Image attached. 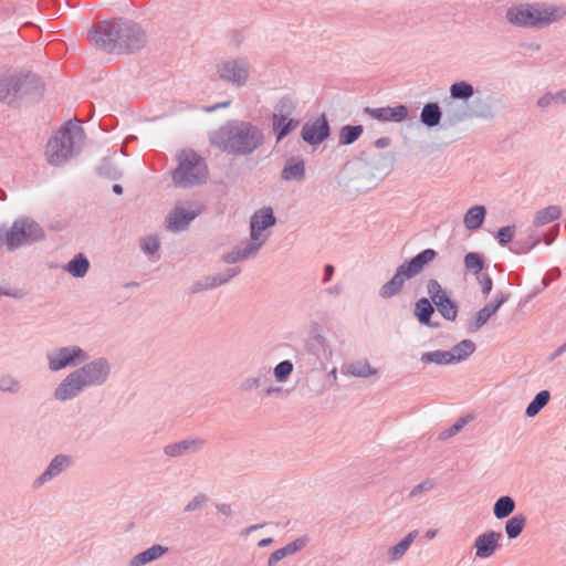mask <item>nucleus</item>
I'll return each instance as SVG.
<instances>
[{"label":"nucleus","mask_w":566,"mask_h":566,"mask_svg":"<svg viewBox=\"0 0 566 566\" xmlns=\"http://www.w3.org/2000/svg\"><path fill=\"white\" fill-rule=\"evenodd\" d=\"M95 48L108 54L133 53L145 46L147 35L144 29L128 19L101 21L88 31Z\"/></svg>","instance_id":"nucleus-1"},{"label":"nucleus","mask_w":566,"mask_h":566,"mask_svg":"<svg viewBox=\"0 0 566 566\" xmlns=\"http://www.w3.org/2000/svg\"><path fill=\"white\" fill-rule=\"evenodd\" d=\"M264 133L249 120L231 119L210 136L220 150L233 156H249L264 144Z\"/></svg>","instance_id":"nucleus-2"},{"label":"nucleus","mask_w":566,"mask_h":566,"mask_svg":"<svg viewBox=\"0 0 566 566\" xmlns=\"http://www.w3.org/2000/svg\"><path fill=\"white\" fill-rule=\"evenodd\" d=\"M111 373L112 365L107 358L87 359L61 380L53 391L54 399L61 402L73 400L88 388L105 385Z\"/></svg>","instance_id":"nucleus-3"},{"label":"nucleus","mask_w":566,"mask_h":566,"mask_svg":"<svg viewBox=\"0 0 566 566\" xmlns=\"http://www.w3.org/2000/svg\"><path fill=\"white\" fill-rule=\"evenodd\" d=\"M84 140L83 128L67 122L48 142L45 155L50 165L62 166L81 150Z\"/></svg>","instance_id":"nucleus-4"},{"label":"nucleus","mask_w":566,"mask_h":566,"mask_svg":"<svg viewBox=\"0 0 566 566\" xmlns=\"http://www.w3.org/2000/svg\"><path fill=\"white\" fill-rule=\"evenodd\" d=\"M566 15L564 7L545 3L517 4L506 10V20L520 28H544Z\"/></svg>","instance_id":"nucleus-5"},{"label":"nucleus","mask_w":566,"mask_h":566,"mask_svg":"<svg viewBox=\"0 0 566 566\" xmlns=\"http://www.w3.org/2000/svg\"><path fill=\"white\" fill-rule=\"evenodd\" d=\"M178 166L172 172L175 186L188 188L206 181L208 168L206 161L193 150H182L178 154Z\"/></svg>","instance_id":"nucleus-6"},{"label":"nucleus","mask_w":566,"mask_h":566,"mask_svg":"<svg viewBox=\"0 0 566 566\" xmlns=\"http://www.w3.org/2000/svg\"><path fill=\"white\" fill-rule=\"evenodd\" d=\"M44 238L42 227L31 218L17 219L6 233V244L9 251L31 244Z\"/></svg>","instance_id":"nucleus-7"},{"label":"nucleus","mask_w":566,"mask_h":566,"mask_svg":"<svg viewBox=\"0 0 566 566\" xmlns=\"http://www.w3.org/2000/svg\"><path fill=\"white\" fill-rule=\"evenodd\" d=\"M218 77L235 87L244 86L250 78L251 62L247 56L227 57L217 62Z\"/></svg>","instance_id":"nucleus-8"},{"label":"nucleus","mask_w":566,"mask_h":566,"mask_svg":"<svg viewBox=\"0 0 566 566\" xmlns=\"http://www.w3.org/2000/svg\"><path fill=\"white\" fill-rule=\"evenodd\" d=\"M48 368L52 373L77 366L88 359V354L77 345L55 347L45 354Z\"/></svg>","instance_id":"nucleus-9"},{"label":"nucleus","mask_w":566,"mask_h":566,"mask_svg":"<svg viewBox=\"0 0 566 566\" xmlns=\"http://www.w3.org/2000/svg\"><path fill=\"white\" fill-rule=\"evenodd\" d=\"M17 85V104L22 101L35 99L43 91V82L39 75L31 72H13Z\"/></svg>","instance_id":"nucleus-10"},{"label":"nucleus","mask_w":566,"mask_h":566,"mask_svg":"<svg viewBox=\"0 0 566 566\" xmlns=\"http://www.w3.org/2000/svg\"><path fill=\"white\" fill-rule=\"evenodd\" d=\"M73 464V459L67 454H56L46 465L45 470L32 482L34 490L41 489L44 484L51 482Z\"/></svg>","instance_id":"nucleus-11"},{"label":"nucleus","mask_w":566,"mask_h":566,"mask_svg":"<svg viewBox=\"0 0 566 566\" xmlns=\"http://www.w3.org/2000/svg\"><path fill=\"white\" fill-rule=\"evenodd\" d=\"M331 134L329 124L325 114H322L312 123L302 127L301 136L308 145H318L328 138Z\"/></svg>","instance_id":"nucleus-12"},{"label":"nucleus","mask_w":566,"mask_h":566,"mask_svg":"<svg viewBox=\"0 0 566 566\" xmlns=\"http://www.w3.org/2000/svg\"><path fill=\"white\" fill-rule=\"evenodd\" d=\"M206 446L202 438H189L168 443L164 447V454L168 458H181L188 454H197L201 452Z\"/></svg>","instance_id":"nucleus-13"},{"label":"nucleus","mask_w":566,"mask_h":566,"mask_svg":"<svg viewBox=\"0 0 566 566\" xmlns=\"http://www.w3.org/2000/svg\"><path fill=\"white\" fill-rule=\"evenodd\" d=\"M276 218L271 207H263L255 211L250 219V237L251 239H263L262 231L274 226Z\"/></svg>","instance_id":"nucleus-14"},{"label":"nucleus","mask_w":566,"mask_h":566,"mask_svg":"<svg viewBox=\"0 0 566 566\" xmlns=\"http://www.w3.org/2000/svg\"><path fill=\"white\" fill-rule=\"evenodd\" d=\"M371 118L379 122H395L401 123L408 117V108L405 105H398L395 107H366L364 111Z\"/></svg>","instance_id":"nucleus-15"},{"label":"nucleus","mask_w":566,"mask_h":566,"mask_svg":"<svg viewBox=\"0 0 566 566\" xmlns=\"http://www.w3.org/2000/svg\"><path fill=\"white\" fill-rule=\"evenodd\" d=\"M438 255V252L434 249L428 248L416 254L408 261L401 263V268L407 272V274L412 279L417 276L426 265L432 262Z\"/></svg>","instance_id":"nucleus-16"},{"label":"nucleus","mask_w":566,"mask_h":566,"mask_svg":"<svg viewBox=\"0 0 566 566\" xmlns=\"http://www.w3.org/2000/svg\"><path fill=\"white\" fill-rule=\"evenodd\" d=\"M501 538L502 534L495 531H489L479 535L474 542L475 556L480 558L490 557L495 552Z\"/></svg>","instance_id":"nucleus-17"},{"label":"nucleus","mask_w":566,"mask_h":566,"mask_svg":"<svg viewBox=\"0 0 566 566\" xmlns=\"http://www.w3.org/2000/svg\"><path fill=\"white\" fill-rule=\"evenodd\" d=\"M310 543V537L307 535H303L297 537L296 539L287 543L285 546L274 551L268 558V566H273L274 564L281 562L285 557L295 555L301 552L303 548L307 546Z\"/></svg>","instance_id":"nucleus-18"},{"label":"nucleus","mask_w":566,"mask_h":566,"mask_svg":"<svg viewBox=\"0 0 566 566\" xmlns=\"http://www.w3.org/2000/svg\"><path fill=\"white\" fill-rule=\"evenodd\" d=\"M198 214L197 210L176 207L167 217V228L171 231H182Z\"/></svg>","instance_id":"nucleus-19"},{"label":"nucleus","mask_w":566,"mask_h":566,"mask_svg":"<svg viewBox=\"0 0 566 566\" xmlns=\"http://www.w3.org/2000/svg\"><path fill=\"white\" fill-rule=\"evenodd\" d=\"M410 279L407 272L399 265L392 277L379 289V296L385 300L396 296L403 289L406 280Z\"/></svg>","instance_id":"nucleus-20"},{"label":"nucleus","mask_w":566,"mask_h":566,"mask_svg":"<svg viewBox=\"0 0 566 566\" xmlns=\"http://www.w3.org/2000/svg\"><path fill=\"white\" fill-rule=\"evenodd\" d=\"M0 102L8 105L17 104V85L13 72L0 74Z\"/></svg>","instance_id":"nucleus-21"},{"label":"nucleus","mask_w":566,"mask_h":566,"mask_svg":"<svg viewBox=\"0 0 566 566\" xmlns=\"http://www.w3.org/2000/svg\"><path fill=\"white\" fill-rule=\"evenodd\" d=\"M281 178L285 181L302 182L305 179V163L303 159L291 158L281 171Z\"/></svg>","instance_id":"nucleus-22"},{"label":"nucleus","mask_w":566,"mask_h":566,"mask_svg":"<svg viewBox=\"0 0 566 566\" xmlns=\"http://www.w3.org/2000/svg\"><path fill=\"white\" fill-rule=\"evenodd\" d=\"M271 125L276 143H280L300 126V120L296 118L271 117Z\"/></svg>","instance_id":"nucleus-23"},{"label":"nucleus","mask_w":566,"mask_h":566,"mask_svg":"<svg viewBox=\"0 0 566 566\" xmlns=\"http://www.w3.org/2000/svg\"><path fill=\"white\" fill-rule=\"evenodd\" d=\"M297 108V101L290 94H285L279 98L274 105V111L271 117L279 118H293Z\"/></svg>","instance_id":"nucleus-24"},{"label":"nucleus","mask_w":566,"mask_h":566,"mask_svg":"<svg viewBox=\"0 0 566 566\" xmlns=\"http://www.w3.org/2000/svg\"><path fill=\"white\" fill-rule=\"evenodd\" d=\"M168 551L167 547L156 544L145 549L142 553L136 554L130 560L128 566H144L151 563L163 556Z\"/></svg>","instance_id":"nucleus-25"},{"label":"nucleus","mask_w":566,"mask_h":566,"mask_svg":"<svg viewBox=\"0 0 566 566\" xmlns=\"http://www.w3.org/2000/svg\"><path fill=\"white\" fill-rule=\"evenodd\" d=\"M475 350V344L471 339H463L455 344L450 350H448L451 357V363L458 364L469 358Z\"/></svg>","instance_id":"nucleus-26"},{"label":"nucleus","mask_w":566,"mask_h":566,"mask_svg":"<svg viewBox=\"0 0 566 566\" xmlns=\"http://www.w3.org/2000/svg\"><path fill=\"white\" fill-rule=\"evenodd\" d=\"M434 313V307L432 306L431 302L426 298L421 297L418 300L415 304V316L418 318L419 323L422 325H427L430 327H437L438 324L431 323V316Z\"/></svg>","instance_id":"nucleus-27"},{"label":"nucleus","mask_w":566,"mask_h":566,"mask_svg":"<svg viewBox=\"0 0 566 566\" xmlns=\"http://www.w3.org/2000/svg\"><path fill=\"white\" fill-rule=\"evenodd\" d=\"M486 209L484 206H473L464 214L463 223L468 230H478L484 222Z\"/></svg>","instance_id":"nucleus-28"},{"label":"nucleus","mask_w":566,"mask_h":566,"mask_svg":"<svg viewBox=\"0 0 566 566\" xmlns=\"http://www.w3.org/2000/svg\"><path fill=\"white\" fill-rule=\"evenodd\" d=\"M442 112L438 103H427L421 109L420 120L427 127H436L439 125Z\"/></svg>","instance_id":"nucleus-29"},{"label":"nucleus","mask_w":566,"mask_h":566,"mask_svg":"<svg viewBox=\"0 0 566 566\" xmlns=\"http://www.w3.org/2000/svg\"><path fill=\"white\" fill-rule=\"evenodd\" d=\"M364 133L363 125H344L339 129L338 145L348 146L360 138Z\"/></svg>","instance_id":"nucleus-30"},{"label":"nucleus","mask_w":566,"mask_h":566,"mask_svg":"<svg viewBox=\"0 0 566 566\" xmlns=\"http://www.w3.org/2000/svg\"><path fill=\"white\" fill-rule=\"evenodd\" d=\"M515 501L510 495L500 496L493 505V514L497 520L509 517L515 510Z\"/></svg>","instance_id":"nucleus-31"},{"label":"nucleus","mask_w":566,"mask_h":566,"mask_svg":"<svg viewBox=\"0 0 566 566\" xmlns=\"http://www.w3.org/2000/svg\"><path fill=\"white\" fill-rule=\"evenodd\" d=\"M344 373L360 378H367L377 374V369L371 367L367 360H358L346 365Z\"/></svg>","instance_id":"nucleus-32"},{"label":"nucleus","mask_w":566,"mask_h":566,"mask_svg":"<svg viewBox=\"0 0 566 566\" xmlns=\"http://www.w3.org/2000/svg\"><path fill=\"white\" fill-rule=\"evenodd\" d=\"M560 216L562 209L558 206H548L535 213L533 224L534 227H543L557 220Z\"/></svg>","instance_id":"nucleus-33"},{"label":"nucleus","mask_w":566,"mask_h":566,"mask_svg":"<svg viewBox=\"0 0 566 566\" xmlns=\"http://www.w3.org/2000/svg\"><path fill=\"white\" fill-rule=\"evenodd\" d=\"M541 242V237L535 232H531L526 239L515 240L510 245V251L515 254H526Z\"/></svg>","instance_id":"nucleus-34"},{"label":"nucleus","mask_w":566,"mask_h":566,"mask_svg":"<svg viewBox=\"0 0 566 566\" xmlns=\"http://www.w3.org/2000/svg\"><path fill=\"white\" fill-rule=\"evenodd\" d=\"M88 269L90 262L87 258L82 253L75 255L65 266V270L76 279L85 276Z\"/></svg>","instance_id":"nucleus-35"},{"label":"nucleus","mask_w":566,"mask_h":566,"mask_svg":"<svg viewBox=\"0 0 566 566\" xmlns=\"http://www.w3.org/2000/svg\"><path fill=\"white\" fill-rule=\"evenodd\" d=\"M418 536L417 531L408 533L399 543L389 548L388 554L391 562L400 559L406 552L409 549L416 537Z\"/></svg>","instance_id":"nucleus-36"},{"label":"nucleus","mask_w":566,"mask_h":566,"mask_svg":"<svg viewBox=\"0 0 566 566\" xmlns=\"http://www.w3.org/2000/svg\"><path fill=\"white\" fill-rule=\"evenodd\" d=\"M451 357L448 353V350H432V352H424L420 356V361L423 365H452Z\"/></svg>","instance_id":"nucleus-37"},{"label":"nucleus","mask_w":566,"mask_h":566,"mask_svg":"<svg viewBox=\"0 0 566 566\" xmlns=\"http://www.w3.org/2000/svg\"><path fill=\"white\" fill-rule=\"evenodd\" d=\"M269 374L268 369H261L256 376L247 377L240 385L241 390L250 392L264 386L270 380Z\"/></svg>","instance_id":"nucleus-38"},{"label":"nucleus","mask_w":566,"mask_h":566,"mask_svg":"<svg viewBox=\"0 0 566 566\" xmlns=\"http://www.w3.org/2000/svg\"><path fill=\"white\" fill-rule=\"evenodd\" d=\"M474 95V87L467 81L454 82L450 86V96L453 99L468 101Z\"/></svg>","instance_id":"nucleus-39"},{"label":"nucleus","mask_w":566,"mask_h":566,"mask_svg":"<svg viewBox=\"0 0 566 566\" xmlns=\"http://www.w3.org/2000/svg\"><path fill=\"white\" fill-rule=\"evenodd\" d=\"M551 394L548 390L539 391L534 399L527 405L525 413L527 417H535L549 401Z\"/></svg>","instance_id":"nucleus-40"},{"label":"nucleus","mask_w":566,"mask_h":566,"mask_svg":"<svg viewBox=\"0 0 566 566\" xmlns=\"http://www.w3.org/2000/svg\"><path fill=\"white\" fill-rule=\"evenodd\" d=\"M526 525V518L522 514L512 516L505 523V533L510 539H514L521 535Z\"/></svg>","instance_id":"nucleus-41"},{"label":"nucleus","mask_w":566,"mask_h":566,"mask_svg":"<svg viewBox=\"0 0 566 566\" xmlns=\"http://www.w3.org/2000/svg\"><path fill=\"white\" fill-rule=\"evenodd\" d=\"M427 293L436 306L450 298L446 290L442 289L441 284L436 279L428 280Z\"/></svg>","instance_id":"nucleus-42"},{"label":"nucleus","mask_w":566,"mask_h":566,"mask_svg":"<svg viewBox=\"0 0 566 566\" xmlns=\"http://www.w3.org/2000/svg\"><path fill=\"white\" fill-rule=\"evenodd\" d=\"M265 241H266V237H264L263 239H259V238L251 239L250 238V240H245V241L241 242L240 244H238V248L240 249L241 254L244 258V260H247V259H251V258L255 256L256 253L259 252V250L265 243Z\"/></svg>","instance_id":"nucleus-43"},{"label":"nucleus","mask_w":566,"mask_h":566,"mask_svg":"<svg viewBox=\"0 0 566 566\" xmlns=\"http://www.w3.org/2000/svg\"><path fill=\"white\" fill-rule=\"evenodd\" d=\"M484 259L478 252H469L464 255L465 270L474 275L481 274L484 269Z\"/></svg>","instance_id":"nucleus-44"},{"label":"nucleus","mask_w":566,"mask_h":566,"mask_svg":"<svg viewBox=\"0 0 566 566\" xmlns=\"http://www.w3.org/2000/svg\"><path fill=\"white\" fill-rule=\"evenodd\" d=\"M22 388L21 381L10 374L0 375V391L15 395Z\"/></svg>","instance_id":"nucleus-45"},{"label":"nucleus","mask_w":566,"mask_h":566,"mask_svg":"<svg viewBox=\"0 0 566 566\" xmlns=\"http://www.w3.org/2000/svg\"><path fill=\"white\" fill-rule=\"evenodd\" d=\"M437 486V481L434 479L428 478L423 480L421 483L415 485L409 494L408 497L411 500H420L423 497L424 494L431 492Z\"/></svg>","instance_id":"nucleus-46"},{"label":"nucleus","mask_w":566,"mask_h":566,"mask_svg":"<svg viewBox=\"0 0 566 566\" xmlns=\"http://www.w3.org/2000/svg\"><path fill=\"white\" fill-rule=\"evenodd\" d=\"M536 105L539 108H548L554 105H565L562 90H559L555 93H552V92L545 93L543 96H541L537 99Z\"/></svg>","instance_id":"nucleus-47"},{"label":"nucleus","mask_w":566,"mask_h":566,"mask_svg":"<svg viewBox=\"0 0 566 566\" xmlns=\"http://www.w3.org/2000/svg\"><path fill=\"white\" fill-rule=\"evenodd\" d=\"M491 317H492V315L490 314V312H488V310L485 307H482L480 311H478L475 316L470 321L469 326H468L469 332L475 333V332L480 331L488 323V321Z\"/></svg>","instance_id":"nucleus-48"},{"label":"nucleus","mask_w":566,"mask_h":566,"mask_svg":"<svg viewBox=\"0 0 566 566\" xmlns=\"http://www.w3.org/2000/svg\"><path fill=\"white\" fill-rule=\"evenodd\" d=\"M97 172L101 176H104L109 179H118L120 177V172L117 167L113 164V161L108 158H104L97 167Z\"/></svg>","instance_id":"nucleus-49"},{"label":"nucleus","mask_w":566,"mask_h":566,"mask_svg":"<svg viewBox=\"0 0 566 566\" xmlns=\"http://www.w3.org/2000/svg\"><path fill=\"white\" fill-rule=\"evenodd\" d=\"M441 316L447 321H455L458 316V305L451 298L444 301L442 304H438L437 306Z\"/></svg>","instance_id":"nucleus-50"},{"label":"nucleus","mask_w":566,"mask_h":566,"mask_svg":"<svg viewBox=\"0 0 566 566\" xmlns=\"http://www.w3.org/2000/svg\"><path fill=\"white\" fill-rule=\"evenodd\" d=\"M293 371V364L291 360L280 361L273 369L274 377L277 381H285Z\"/></svg>","instance_id":"nucleus-51"},{"label":"nucleus","mask_w":566,"mask_h":566,"mask_svg":"<svg viewBox=\"0 0 566 566\" xmlns=\"http://www.w3.org/2000/svg\"><path fill=\"white\" fill-rule=\"evenodd\" d=\"M516 227L514 224L502 227L497 230L496 240L500 245L505 247L513 242Z\"/></svg>","instance_id":"nucleus-52"},{"label":"nucleus","mask_w":566,"mask_h":566,"mask_svg":"<svg viewBox=\"0 0 566 566\" xmlns=\"http://www.w3.org/2000/svg\"><path fill=\"white\" fill-rule=\"evenodd\" d=\"M140 247L146 254H154L159 250L160 242L157 237L148 235L142 240Z\"/></svg>","instance_id":"nucleus-53"},{"label":"nucleus","mask_w":566,"mask_h":566,"mask_svg":"<svg viewBox=\"0 0 566 566\" xmlns=\"http://www.w3.org/2000/svg\"><path fill=\"white\" fill-rule=\"evenodd\" d=\"M506 301L507 295L503 292H497L494 300L485 304L483 307H485L488 312H490V314L493 316Z\"/></svg>","instance_id":"nucleus-54"},{"label":"nucleus","mask_w":566,"mask_h":566,"mask_svg":"<svg viewBox=\"0 0 566 566\" xmlns=\"http://www.w3.org/2000/svg\"><path fill=\"white\" fill-rule=\"evenodd\" d=\"M308 344L318 345L322 347L323 355L333 356V348L323 334H321V333L315 334Z\"/></svg>","instance_id":"nucleus-55"},{"label":"nucleus","mask_w":566,"mask_h":566,"mask_svg":"<svg viewBox=\"0 0 566 566\" xmlns=\"http://www.w3.org/2000/svg\"><path fill=\"white\" fill-rule=\"evenodd\" d=\"M208 502V497L206 494H197L196 496L190 500L187 505L184 507V512H193L197 510H200L206 503Z\"/></svg>","instance_id":"nucleus-56"},{"label":"nucleus","mask_w":566,"mask_h":566,"mask_svg":"<svg viewBox=\"0 0 566 566\" xmlns=\"http://www.w3.org/2000/svg\"><path fill=\"white\" fill-rule=\"evenodd\" d=\"M307 352L316 357L322 369H326V363L333 357L323 355L322 347L318 345L307 344Z\"/></svg>","instance_id":"nucleus-57"},{"label":"nucleus","mask_w":566,"mask_h":566,"mask_svg":"<svg viewBox=\"0 0 566 566\" xmlns=\"http://www.w3.org/2000/svg\"><path fill=\"white\" fill-rule=\"evenodd\" d=\"M476 280L481 285V292L483 295H489L493 287L492 279L489 274H478Z\"/></svg>","instance_id":"nucleus-58"},{"label":"nucleus","mask_w":566,"mask_h":566,"mask_svg":"<svg viewBox=\"0 0 566 566\" xmlns=\"http://www.w3.org/2000/svg\"><path fill=\"white\" fill-rule=\"evenodd\" d=\"M208 290H211L209 280L207 276H203L192 283V285L189 287V293L196 294Z\"/></svg>","instance_id":"nucleus-59"},{"label":"nucleus","mask_w":566,"mask_h":566,"mask_svg":"<svg viewBox=\"0 0 566 566\" xmlns=\"http://www.w3.org/2000/svg\"><path fill=\"white\" fill-rule=\"evenodd\" d=\"M240 273L239 268H230L224 270L223 272L217 273L219 283L221 285L227 284L231 279Z\"/></svg>","instance_id":"nucleus-60"},{"label":"nucleus","mask_w":566,"mask_h":566,"mask_svg":"<svg viewBox=\"0 0 566 566\" xmlns=\"http://www.w3.org/2000/svg\"><path fill=\"white\" fill-rule=\"evenodd\" d=\"M244 258L241 254L240 249L238 245L230 252L223 255V261L228 264H234L237 262L243 261Z\"/></svg>","instance_id":"nucleus-61"},{"label":"nucleus","mask_w":566,"mask_h":566,"mask_svg":"<svg viewBox=\"0 0 566 566\" xmlns=\"http://www.w3.org/2000/svg\"><path fill=\"white\" fill-rule=\"evenodd\" d=\"M25 295L24 291L21 289H10L0 285V296H9L12 298H22Z\"/></svg>","instance_id":"nucleus-62"},{"label":"nucleus","mask_w":566,"mask_h":566,"mask_svg":"<svg viewBox=\"0 0 566 566\" xmlns=\"http://www.w3.org/2000/svg\"><path fill=\"white\" fill-rule=\"evenodd\" d=\"M467 423V420L461 418L454 424H452L449 429H447L443 433V438H450L457 434Z\"/></svg>","instance_id":"nucleus-63"},{"label":"nucleus","mask_w":566,"mask_h":566,"mask_svg":"<svg viewBox=\"0 0 566 566\" xmlns=\"http://www.w3.org/2000/svg\"><path fill=\"white\" fill-rule=\"evenodd\" d=\"M566 352V342L556 348L547 358L548 363L554 361L557 357H559L563 353Z\"/></svg>","instance_id":"nucleus-64"}]
</instances>
